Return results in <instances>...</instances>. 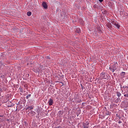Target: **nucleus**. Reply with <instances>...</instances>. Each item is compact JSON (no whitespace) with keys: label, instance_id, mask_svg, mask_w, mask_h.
<instances>
[{"label":"nucleus","instance_id":"9","mask_svg":"<svg viewBox=\"0 0 128 128\" xmlns=\"http://www.w3.org/2000/svg\"><path fill=\"white\" fill-rule=\"evenodd\" d=\"M122 94L120 92H117V96L120 98V96H121Z\"/></svg>","mask_w":128,"mask_h":128},{"label":"nucleus","instance_id":"11","mask_svg":"<svg viewBox=\"0 0 128 128\" xmlns=\"http://www.w3.org/2000/svg\"><path fill=\"white\" fill-rule=\"evenodd\" d=\"M27 14L28 16H32V12H27Z\"/></svg>","mask_w":128,"mask_h":128},{"label":"nucleus","instance_id":"17","mask_svg":"<svg viewBox=\"0 0 128 128\" xmlns=\"http://www.w3.org/2000/svg\"><path fill=\"white\" fill-rule=\"evenodd\" d=\"M99 2H104V0H99Z\"/></svg>","mask_w":128,"mask_h":128},{"label":"nucleus","instance_id":"2","mask_svg":"<svg viewBox=\"0 0 128 128\" xmlns=\"http://www.w3.org/2000/svg\"><path fill=\"white\" fill-rule=\"evenodd\" d=\"M108 78V76L104 74V72H102L100 74V78L101 80H106V78Z\"/></svg>","mask_w":128,"mask_h":128},{"label":"nucleus","instance_id":"22","mask_svg":"<svg viewBox=\"0 0 128 128\" xmlns=\"http://www.w3.org/2000/svg\"><path fill=\"white\" fill-rule=\"evenodd\" d=\"M120 122H120V121H119V123H120Z\"/></svg>","mask_w":128,"mask_h":128},{"label":"nucleus","instance_id":"7","mask_svg":"<svg viewBox=\"0 0 128 128\" xmlns=\"http://www.w3.org/2000/svg\"><path fill=\"white\" fill-rule=\"evenodd\" d=\"M110 70H111L112 72H114V70H116V67H114L113 68L111 69L110 68Z\"/></svg>","mask_w":128,"mask_h":128},{"label":"nucleus","instance_id":"16","mask_svg":"<svg viewBox=\"0 0 128 128\" xmlns=\"http://www.w3.org/2000/svg\"><path fill=\"white\" fill-rule=\"evenodd\" d=\"M124 96H125V98H128V94H124Z\"/></svg>","mask_w":128,"mask_h":128},{"label":"nucleus","instance_id":"5","mask_svg":"<svg viewBox=\"0 0 128 128\" xmlns=\"http://www.w3.org/2000/svg\"><path fill=\"white\" fill-rule=\"evenodd\" d=\"M48 104L49 106H52V104H54V100H52V98H50L48 102Z\"/></svg>","mask_w":128,"mask_h":128},{"label":"nucleus","instance_id":"1","mask_svg":"<svg viewBox=\"0 0 128 128\" xmlns=\"http://www.w3.org/2000/svg\"><path fill=\"white\" fill-rule=\"evenodd\" d=\"M112 24L114 28H120V24H118V22L112 21Z\"/></svg>","mask_w":128,"mask_h":128},{"label":"nucleus","instance_id":"10","mask_svg":"<svg viewBox=\"0 0 128 128\" xmlns=\"http://www.w3.org/2000/svg\"><path fill=\"white\" fill-rule=\"evenodd\" d=\"M30 96H32V94H28L26 96V100H28V98H30Z\"/></svg>","mask_w":128,"mask_h":128},{"label":"nucleus","instance_id":"19","mask_svg":"<svg viewBox=\"0 0 128 128\" xmlns=\"http://www.w3.org/2000/svg\"><path fill=\"white\" fill-rule=\"evenodd\" d=\"M34 72H36V74L38 72V70L34 71Z\"/></svg>","mask_w":128,"mask_h":128},{"label":"nucleus","instance_id":"12","mask_svg":"<svg viewBox=\"0 0 128 128\" xmlns=\"http://www.w3.org/2000/svg\"><path fill=\"white\" fill-rule=\"evenodd\" d=\"M76 30H77V32H78V34L80 32V28H77Z\"/></svg>","mask_w":128,"mask_h":128},{"label":"nucleus","instance_id":"18","mask_svg":"<svg viewBox=\"0 0 128 128\" xmlns=\"http://www.w3.org/2000/svg\"><path fill=\"white\" fill-rule=\"evenodd\" d=\"M94 128H98V126H95L94 127Z\"/></svg>","mask_w":128,"mask_h":128},{"label":"nucleus","instance_id":"20","mask_svg":"<svg viewBox=\"0 0 128 128\" xmlns=\"http://www.w3.org/2000/svg\"><path fill=\"white\" fill-rule=\"evenodd\" d=\"M26 124H26V122H25L24 126H26Z\"/></svg>","mask_w":128,"mask_h":128},{"label":"nucleus","instance_id":"21","mask_svg":"<svg viewBox=\"0 0 128 128\" xmlns=\"http://www.w3.org/2000/svg\"><path fill=\"white\" fill-rule=\"evenodd\" d=\"M1 116L2 118V116Z\"/></svg>","mask_w":128,"mask_h":128},{"label":"nucleus","instance_id":"3","mask_svg":"<svg viewBox=\"0 0 128 128\" xmlns=\"http://www.w3.org/2000/svg\"><path fill=\"white\" fill-rule=\"evenodd\" d=\"M88 122H86V123H83L84 128H88Z\"/></svg>","mask_w":128,"mask_h":128},{"label":"nucleus","instance_id":"13","mask_svg":"<svg viewBox=\"0 0 128 128\" xmlns=\"http://www.w3.org/2000/svg\"><path fill=\"white\" fill-rule=\"evenodd\" d=\"M28 108H30V110H32L34 108L32 106H29L26 108V110H28Z\"/></svg>","mask_w":128,"mask_h":128},{"label":"nucleus","instance_id":"15","mask_svg":"<svg viewBox=\"0 0 128 128\" xmlns=\"http://www.w3.org/2000/svg\"><path fill=\"white\" fill-rule=\"evenodd\" d=\"M108 28H110V26H111V24H110V23H108Z\"/></svg>","mask_w":128,"mask_h":128},{"label":"nucleus","instance_id":"4","mask_svg":"<svg viewBox=\"0 0 128 128\" xmlns=\"http://www.w3.org/2000/svg\"><path fill=\"white\" fill-rule=\"evenodd\" d=\"M123 88H124V94H128V86H123Z\"/></svg>","mask_w":128,"mask_h":128},{"label":"nucleus","instance_id":"8","mask_svg":"<svg viewBox=\"0 0 128 128\" xmlns=\"http://www.w3.org/2000/svg\"><path fill=\"white\" fill-rule=\"evenodd\" d=\"M58 114L59 116H61L62 115V111H59L58 112Z\"/></svg>","mask_w":128,"mask_h":128},{"label":"nucleus","instance_id":"6","mask_svg":"<svg viewBox=\"0 0 128 128\" xmlns=\"http://www.w3.org/2000/svg\"><path fill=\"white\" fill-rule=\"evenodd\" d=\"M42 6L43 8H44L45 9L48 8V5L46 4V3L45 2H44L42 4Z\"/></svg>","mask_w":128,"mask_h":128},{"label":"nucleus","instance_id":"14","mask_svg":"<svg viewBox=\"0 0 128 128\" xmlns=\"http://www.w3.org/2000/svg\"><path fill=\"white\" fill-rule=\"evenodd\" d=\"M124 74H126V72H122L121 73V76H124Z\"/></svg>","mask_w":128,"mask_h":128}]
</instances>
